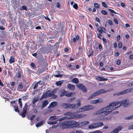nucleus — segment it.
<instances>
[{"instance_id": "16", "label": "nucleus", "mask_w": 133, "mask_h": 133, "mask_svg": "<svg viewBox=\"0 0 133 133\" xmlns=\"http://www.w3.org/2000/svg\"><path fill=\"white\" fill-rule=\"evenodd\" d=\"M122 129V127L119 126L117 128L114 130L110 133H118Z\"/></svg>"}, {"instance_id": "22", "label": "nucleus", "mask_w": 133, "mask_h": 133, "mask_svg": "<svg viewBox=\"0 0 133 133\" xmlns=\"http://www.w3.org/2000/svg\"><path fill=\"white\" fill-rule=\"evenodd\" d=\"M121 105H123V107L127 106L128 105V103L127 100H124L121 101Z\"/></svg>"}, {"instance_id": "4", "label": "nucleus", "mask_w": 133, "mask_h": 133, "mask_svg": "<svg viewBox=\"0 0 133 133\" xmlns=\"http://www.w3.org/2000/svg\"><path fill=\"white\" fill-rule=\"evenodd\" d=\"M64 115L68 116L70 117L69 119L79 118H83L84 117V115L82 114L74 115L71 112H68L64 114Z\"/></svg>"}, {"instance_id": "8", "label": "nucleus", "mask_w": 133, "mask_h": 133, "mask_svg": "<svg viewBox=\"0 0 133 133\" xmlns=\"http://www.w3.org/2000/svg\"><path fill=\"white\" fill-rule=\"evenodd\" d=\"M28 107V105L27 103L25 104L24 107L23 108L22 112L20 113L19 115L23 117H25L27 113V110Z\"/></svg>"}, {"instance_id": "48", "label": "nucleus", "mask_w": 133, "mask_h": 133, "mask_svg": "<svg viewBox=\"0 0 133 133\" xmlns=\"http://www.w3.org/2000/svg\"><path fill=\"white\" fill-rule=\"evenodd\" d=\"M102 6L104 7L107 8L108 6L104 2H102Z\"/></svg>"}, {"instance_id": "19", "label": "nucleus", "mask_w": 133, "mask_h": 133, "mask_svg": "<svg viewBox=\"0 0 133 133\" xmlns=\"http://www.w3.org/2000/svg\"><path fill=\"white\" fill-rule=\"evenodd\" d=\"M67 87L70 90H74L75 89V88L74 85L70 84H68Z\"/></svg>"}, {"instance_id": "45", "label": "nucleus", "mask_w": 133, "mask_h": 133, "mask_svg": "<svg viewBox=\"0 0 133 133\" xmlns=\"http://www.w3.org/2000/svg\"><path fill=\"white\" fill-rule=\"evenodd\" d=\"M118 48L119 49H120L121 48L122 46V43L121 42H119L118 43Z\"/></svg>"}, {"instance_id": "10", "label": "nucleus", "mask_w": 133, "mask_h": 133, "mask_svg": "<svg viewBox=\"0 0 133 133\" xmlns=\"http://www.w3.org/2000/svg\"><path fill=\"white\" fill-rule=\"evenodd\" d=\"M77 87L78 88L80 89L84 92H86L87 91L86 88L83 84H78L77 85Z\"/></svg>"}, {"instance_id": "23", "label": "nucleus", "mask_w": 133, "mask_h": 133, "mask_svg": "<svg viewBox=\"0 0 133 133\" xmlns=\"http://www.w3.org/2000/svg\"><path fill=\"white\" fill-rule=\"evenodd\" d=\"M15 58L14 56H11L9 60V62L10 64H12L15 62Z\"/></svg>"}, {"instance_id": "56", "label": "nucleus", "mask_w": 133, "mask_h": 133, "mask_svg": "<svg viewBox=\"0 0 133 133\" xmlns=\"http://www.w3.org/2000/svg\"><path fill=\"white\" fill-rule=\"evenodd\" d=\"M121 63V61L119 59H118L116 63V64L117 65H119Z\"/></svg>"}, {"instance_id": "62", "label": "nucleus", "mask_w": 133, "mask_h": 133, "mask_svg": "<svg viewBox=\"0 0 133 133\" xmlns=\"http://www.w3.org/2000/svg\"><path fill=\"white\" fill-rule=\"evenodd\" d=\"M117 41H119L120 39V36L119 35H118L116 37Z\"/></svg>"}, {"instance_id": "44", "label": "nucleus", "mask_w": 133, "mask_h": 133, "mask_svg": "<svg viewBox=\"0 0 133 133\" xmlns=\"http://www.w3.org/2000/svg\"><path fill=\"white\" fill-rule=\"evenodd\" d=\"M66 118V116H64L60 119H59L58 120H57V121H58L59 122L62 121L64 119H65V118Z\"/></svg>"}, {"instance_id": "51", "label": "nucleus", "mask_w": 133, "mask_h": 133, "mask_svg": "<svg viewBox=\"0 0 133 133\" xmlns=\"http://www.w3.org/2000/svg\"><path fill=\"white\" fill-rule=\"evenodd\" d=\"M55 76L56 77H62L63 76V75L61 74H59L58 75H55Z\"/></svg>"}, {"instance_id": "50", "label": "nucleus", "mask_w": 133, "mask_h": 133, "mask_svg": "<svg viewBox=\"0 0 133 133\" xmlns=\"http://www.w3.org/2000/svg\"><path fill=\"white\" fill-rule=\"evenodd\" d=\"M91 52L90 54L88 55L89 57H90L92 55L94 54V51L93 49H91Z\"/></svg>"}, {"instance_id": "55", "label": "nucleus", "mask_w": 133, "mask_h": 133, "mask_svg": "<svg viewBox=\"0 0 133 133\" xmlns=\"http://www.w3.org/2000/svg\"><path fill=\"white\" fill-rule=\"evenodd\" d=\"M50 119L51 120H55L56 119V117L55 116H51L50 117Z\"/></svg>"}, {"instance_id": "64", "label": "nucleus", "mask_w": 133, "mask_h": 133, "mask_svg": "<svg viewBox=\"0 0 133 133\" xmlns=\"http://www.w3.org/2000/svg\"><path fill=\"white\" fill-rule=\"evenodd\" d=\"M92 133H102V132L101 131H96L95 132H93Z\"/></svg>"}, {"instance_id": "37", "label": "nucleus", "mask_w": 133, "mask_h": 133, "mask_svg": "<svg viewBox=\"0 0 133 133\" xmlns=\"http://www.w3.org/2000/svg\"><path fill=\"white\" fill-rule=\"evenodd\" d=\"M45 70L44 67H43L39 70V72L40 73H41L44 71Z\"/></svg>"}, {"instance_id": "26", "label": "nucleus", "mask_w": 133, "mask_h": 133, "mask_svg": "<svg viewBox=\"0 0 133 133\" xmlns=\"http://www.w3.org/2000/svg\"><path fill=\"white\" fill-rule=\"evenodd\" d=\"M72 81L73 83L77 84L79 82V80L77 78H75L72 79Z\"/></svg>"}, {"instance_id": "1", "label": "nucleus", "mask_w": 133, "mask_h": 133, "mask_svg": "<svg viewBox=\"0 0 133 133\" xmlns=\"http://www.w3.org/2000/svg\"><path fill=\"white\" fill-rule=\"evenodd\" d=\"M121 106V102H113L110 103L106 107L95 112L94 114L96 115L101 114V116H104L109 114L112 111Z\"/></svg>"}, {"instance_id": "34", "label": "nucleus", "mask_w": 133, "mask_h": 133, "mask_svg": "<svg viewBox=\"0 0 133 133\" xmlns=\"http://www.w3.org/2000/svg\"><path fill=\"white\" fill-rule=\"evenodd\" d=\"M1 23L3 25H5L6 23L5 20L4 19H2L1 21Z\"/></svg>"}, {"instance_id": "32", "label": "nucleus", "mask_w": 133, "mask_h": 133, "mask_svg": "<svg viewBox=\"0 0 133 133\" xmlns=\"http://www.w3.org/2000/svg\"><path fill=\"white\" fill-rule=\"evenodd\" d=\"M82 132L81 130H78L75 131H72L70 133H82Z\"/></svg>"}, {"instance_id": "14", "label": "nucleus", "mask_w": 133, "mask_h": 133, "mask_svg": "<svg viewBox=\"0 0 133 133\" xmlns=\"http://www.w3.org/2000/svg\"><path fill=\"white\" fill-rule=\"evenodd\" d=\"M50 92V90H48L46 93L43 95L42 97L40 98V100H41L43 98H45L47 97H49V93Z\"/></svg>"}, {"instance_id": "54", "label": "nucleus", "mask_w": 133, "mask_h": 133, "mask_svg": "<svg viewBox=\"0 0 133 133\" xmlns=\"http://www.w3.org/2000/svg\"><path fill=\"white\" fill-rule=\"evenodd\" d=\"M108 23L111 26L113 25L112 23L111 20H109L108 22Z\"/></svg>"}, {"instance_id": "59", "label": "nucleus", "mask_w": 133, "mask_h": 133, "mask_svg": "<svg viewBox=\"0 0 133 133\" xmlns=\"http://www.w3.org/2000/svg\"><path fill=\"white\" fill-rule=\"evenodd\" d=\"M36 116L35 115H33L31 116L30 118V120L31 121L33 120L34 118Z\"/></svg>"}, {"instance_id": "28", "label": "nucleus", "mask_w": 133, "mask_h": 133, "mask_svg": "<svg viewBox=\"0 0 133 133\" xmlns=\"http://www.w3.org/2000/svg\"><path fill=\"white\" fill-rule=\"evenodd\" d=\"M28 94H25V96L22 97V98L24 100L26 101L28 99Z\"/></svg>"}, {"instance_id": "7", "label": "nucleus", "mask_w": 133, "mask_h": 133, "mask_svg": "<svg viewBox=\"0 0 133 133\" xmlns=\"http://www.w3.org/2000/svg\"><path fill=\"white\" fill-rule=\"evenodd\" d=\"M60 92V96L61 97L65 95L67 97H71L73 94L72 92L68 93V92L66 91L64 89H63Z\"/></svg>"}, {"instance_id": "31", "label": "nucleus", "mask_w": 133, "mask_h": 133, "mask_svg": "<svg viewBox=\"0 0 133 133\" xmlns=\"http://www.w3.org/2000/svg\"><path fill=\"white\" fill-rule=\"evenodd\" d=\"M22 99L21 98H19L18 99V104L20 105L21 108H22L23 105L21 101Z\"/></svg>"}, {"instance_id": "52", "label": "nucleus", "mask_w": 133, "mask_h": 133, "mask_svg": "<svg viewBox=\"0 0 133 133\" xmlns=\"http://www.w3.org/2000/svg\"><path fill=\"white\" fill-rule=\"evenodd\" d=\"M101 12L104 15H107L108 14L107 12L104 10H102L101 11Z\"/></svg>"}, {"instance_id": "13", "label": "nucleus", "mask_w": 133, "mask_h": 133, "mask_svg": "<svg viewBox=\"0 0 133 133\" xmlns=\"http://www.w3.org/2000/svg\"><path fill=\"white\" fill-rule=\"evenodd\" d=\"M103 100L102 99L98 98L97 99H95L92 100L90 102L91 104H96L97 103H101L103 102Z\"/></svg>"}, {"instance_id": "12", "label": "nucleus", "mask_w": 133, "mask_h": 133, "mask_svg": "<svg viewBox=\"0 0 133 133\" xmlns=\"http://www.w3.org/2000/svg\"><path fill=\"white\" fill-rule=\"evenodd\" d=\"M23 83H19L17 85V89L19 91H23Z\"/></svg>"}, {"instance_id": "57", "label": "nucleus", "mask_w": 133, "mask_h": 133, "mask_svg": "<svg viewBox=\"0 0 133 133\" xmlns=\"http://www.w3.org/2000/svg\"><path fill=\"white\" fill-rule=\"evenodd\" d=\"M102 40L103 42L105 44H107V40L106 39L104 38H102Z\"/></svg>"}, {"instance_id": "18", "label": "nucleus", "mask_w": 133, "mask_h": 133, "mask_svg": "<svg viewBox=\"0 0 133 133\" xmlns=\"http://www.w3.org/2000/svg\"><path fill=\"white\" fill-rule=\"evenodd\" d=\"M78 122H76V124L74 125V126H73V127L74 128H78L84 125L83 121L81 123H78Z\"/></svg>"}, {"instance_id": "33", "label": "nucleus", "mask_w": 133, "mask_h": 133, "mask_svg": "<svg viewBox=\"0 0 133 133\" xmlns=\"http://www.w3.org/2000/svg\"><path fill=\"white\" fill-rule=\"evenodd\" d=\"M5 41L3 40L2 39L0 40V45L2 46L3 45H5Z\"/></svg>"}, {"instance_id": "21", "label": "nucleus", "mask_w": 133, "mask_h": 133, "mask_svg": "<svg viewBox=\"0 0 133 133\" xmlns=\"http://www.w3.org/2000/svg\"><path fill=\"white\" fill-rule=\"evenodd\" d=\"M48 104V102L47 100L44 101L42 104V105L41 106V108L43 109Z\"/></svg>"}, {"instance_id": "20", "label": "nucleus", "mask_w": 133, "mask_h": 133, "mask_svg": "<svg viewBox=\"0 0 133 133\" xmlns=\"http://www.w3.org/2000/svg\"><path fill=\"white\" fill-rule=\"evenodd\" d=\"M95 128H97L98 127H101L104 125L103 123L102 122H98L96 123H94Z\"/></svg>"}, {"instance_id": "9", "label": "nucleus", "mask_w": 133, "mask_h": 133, "mask_svg": "<svg viewBox=\"0 0 133 133\" xmlns=\"http://www.w3.org/2000/svg\"><path fill=\"white\" fill-rule=\"evenodd\" d=\"M11 104H12V106L15 108V111L18 112H19V110L18 106L17 103H16L15 101H11L10 102Z\"/></svg>"}, {"instance_id": "40", "label": "nucleus", "mask_w": 133, "mask_h": 133, "mask_svg": "<svg viewBox=\"0 0 133 133\" xmlns=\"http://www.w3.org/2000/svg\"><path fill=\"white\" fill-rule=\"evenodd\" d=\"M75 97H73L70 98L68 99V101L69 102H71L75 99Z\"/></svg>"}, {"instance_id": "60", "label": "nucleus", "mask_w": 133, "mask_h": 133, "mask_svg": "<svg viewBox=\"0 0 133 133\" xmlns=\"http://www.w3.org/2000/svg\"><path fill=\"white\" fill-rule=\"evenodd\" d=\"M79 18L81 19H84L85 18V16L83 15H80L79 16Z\"/></svg>"}, {"instance_id": "61", "label": "nucleus", "mask_w": 133, "mask_h": 133, "mask_svg": "<svg viewBox=\"0 0 133 133\" xmlns=\"http://www.w3.org/2000/svg\"><path fill=\"white\" fill-rule=\"evenodd\" d=\"M114 20L116 24H118V21L116 19L114 18Z\"/></svg>"}, {"instance_id": "11", "label": "nucleus", "mask_w": 133, "mask_h": 133, "mask_svg": "<svg viewBox=\"0 0 133 133\" xmlns=\"http://www.w3.org/2000/svg\"><path fill=\"white\" fill-rule=\"evenodd\" d=\"M96 80L100 81H107L108 80L107 78H105L103 76H96Z\"/></svg>"}, {"instance_id": "53", "label": "nucleus", "mask_w": 133, "mask_h": 133, "mask_svg": "<svg viewBox=\"0 0 133 133\" xmlns=\"http://www.w3.org/2000/svg\"><path fill=\"white\" fill-rule=\"evenodd\" d=\"M59 43L57 42L55 44L54 46H55L56 48H58L59 46Z\"/></svg>"}, {"instance_id": "43", "label": "nucleus", "mask_w": 133, "mask_h": 133, "mask_svg": "<svg viewBox=\"0 0 133 133\" xmlns=\"http://www.w3.org/2000/svg\"><path fill=\"white\" fill-rule=\"evenodd\" d=\"M1 34L3 36H6L7 34V33L6 31H3L1 32Z\"/></svg>"}, {"instance_id": "15", "label": "nucleus", "mask_w": 133, "mask_h": 133, "mask_svg": "<svg viewBox=\"0 0 133 133\" xmlns=\"http://www.w3.org/2000/svg\"><path fill=\"white\" fill-rule=\"evenodd\" d=\"M132 89H131L125 90L121 92L117 93V95H118L122 94H124L127 93V92H131L132 91Z\"/></svg>"}, {"instance_id": "3", "label": "nucleus", "mask_w": 133, "mask_h": 133, "mask_svg": "<svg viewBox=\"0 0 133 133\" xmlns=\"http://www.w3.org/2000/svg\"><path fill=\"white\" fill-rule=\"evenodd\" d=\"M81 102L80 101H78L77 103L75 104L70 103H64L62 105L63 107L65 108H72L76 109L79 108L81 105Z\"/></svg>"}, {"instance_id": "39", "label": "nucleus", "mask_w": 133, "mask_h": 133, "mask_svg": "<svg viewBox=\"0 0 133 133\" xmlns=\"http://www.w3.org/2000/svg\"><path fill=\"white\" fill-rule=\"evenodd\" d=\"M88 128L89 129H92L95 128L94 124H93L92 125H89Z\"/></svg>"}, {"instance_id": "63", "label": "nucleus", "mask_w": 133, "mask_h": 133, "mask_svg": "<svg viewBox=\"0 0 133 133\" xmlns=\"http://www.w3.org/2000/svg\"><path fill=\"white\" fill-rule=\"evenodd\" d=\"M56 5L57 7L58 8H59L61 7L60 4L58 2L57 3Z\"/></svg>"}, {"instance_id": "25", "label": "nucleus", "mask_w": 133, "mask_h": 133, "mask_svg": "<svg viewBox=\"0 0 133 133\" xmlns=\"http://www.w3.org/2000/svg\"><path fill=\"white\" fill-rule=\"evenodd\" d=\"M79 39V37L78 35H76L75 37H74L73 38V41L74 43H75L76 40H78Z\"/></svg>"}, {"instance_id": "6", "label": "nucleus", "mask_w": 133, "mask_h": 133, "mask_svg": "<svg viewBox=\"0 0 133 133\" xmlns=\"http://www.w3.org/2000/svg\"><path fill=\"white\" fill-rule=\"evenodd\" d=\"M107 91H105L104 89H101L93 93L88 98V99H91L92 98H93L99 95L105 93Z\"/></svg>"}, {"instance_id": "42", "label": "nucleus", "mask_w": 133, "mask_h": 133, "mask_svg": "<svg viewBox=\"0 0 133 133\" xmlns=\"http://www.w3.org/2000/svg\"><path fill=\"white\" fill-rule=\"evenodd\" d=\"M94 5L95 8L97 9L99 8V6L98 4L96 3H94Z\"/></svg>"}, {"instance_id": "36", "label": "nucleus", "mask_w": 133, "mask_h": 133, "mask_svg": "<svg viewBox=\"0 0 133 133\" xmlns=\"http://www.w3.org/2000/svg\"><path fill=\"white\" fill-rule=\"evenodd\" d=\"M62 82V81H57L56 82V84L57 86H59L61 85Z\"/></svg>"}, {"instance_id": "58", "label": "nucleus", "mask_w": 133, "mask_h": 133, "mask_svg": "<svg viewBox=\"0 0 133 133\" xmlns=\"http://www.w3.org/2000/svg\"><path fill=\"white\" fill-rule=\"evenodd\" d=\"M120 54V53L119 52H117L115 53L114 56H115L117 57L119 56Z\"/></svg>"}, {"instance_id": "27", "label": "nucleus", "mask_w": 133, "mask_h": 133, "mask_svg": "<svg viewBox=\"0 0 133 133\" xmlns=\"http://www.w3.org/2000/svg\"><path fill=\"white\" fill-rule=\"evenodd\" d=\"M41 82V83H42L41 81H39L38 82H37L36 83L34 87L33 88V89H34L36 88H37L38 86V84H40V83Z\"/></svg>"}, {"instance_id": "30", "label": "nucleus", "mask_w": 133, "mask_h": 133, "mask_svg": "<svg viewBox=\"0 0 133 133\" xmlns=\"http://www.w3.org/2000/svg\"><path fill=\"white\" fill-rule=\"evenodd\" d=\"M38 101L39 98H34L32 102L31 103L33 104L34 105L36 102Z\"/></svg>"}, {"instance_id": "24", "label": "nucleus", "mask_w": 133, "mask_h": 133, "mask_svg": "<svg viewBox=\"0 0 133 133\" xmlns=\"http://www.w3.org/2000/svg\"><path fill=\"white\" fill-rule=\"evenodd\" d=\"M22 74V72L21 70H18L17 72V77L20 78L21 77V74Z\"/></svg>"}, {"instance_id": "17", "label": "nucleus", "mask_w": 133, "mask_h": 133, "mask_svg": "<svg viewBox=\"0 0 133 133\" xmlns=\"http://www.w3.org/2000/svg\"><path fill=\"white\" fill-rule=\"evenodd\" d=\"M57 105V103L55 101H54L51 102L48 107L49 109H50L55 107Z\"/></svg>"}, {"instance_id": "47", "label": "nucleus", "mask_w": 133, "mask_h": 133, "mask_svg": "<svg viewBox=\"0 0 133 133\" xmlns=\"http://www.w3.org/2000/svg\"><path fill=\"white\" fill-rule=\"evenodd\" d=\"M78 6L77 4L75 3L73 5V7L76 9H77L78 8Z\"/></svg>"}, {"instance_id": "5", "label": "nucleus", "mask_w": 133, "mask_h": 133, "mask_svg": "<svg viewBox=\"0 0 133 133\" xmlns=\"http://www.w3.org/2000/svg\"><path fill=\"white\" fill-rule=\"evenodd\" d=\"M94 108L95 107L91 105H86L78 109L77 112H79L88 111L90 110L94 109Z\"/></svg>"}, {"instance_id": "29", "label": "nucleus", "mask_w": 133, "mask_h": 133, "mask_svg": "<svg viewBox=\"0 0 133 133\" xmlns=\"http://www.w3.org/2000/svg\"><path fill=\"white\" fill-rule=\"evenodd\" d=\"M43 121H41L37 123L36 124V126L37 127H38L41 126L43 124Z\"/></svg>"}, {"instance_id": "38", "label": "nucleus", "mask_w": 133, "mask_h": 133, "mask_svg": "<svg viewBox=\"0 0 133 133\" xmlns=\"http://www.w3.org/2000/svg\"><path fill=\"white\" fill-rule=\"evenodd\" d=\"M99 28L101 30L102 32H103L104 33H105L106 32V30L104 28L101 26L99 27Z\"/></svg>"}, {"instance_id": "49", "label": "nucleus", "mask_w": 133, "mask_h": 133, "mask_svg": "<svg viewBox=\"0 0 133 133\" xmlns=\"http://www.w3.org/2000/svg\"><path fill=\"white\" fill-rule=\"evenodd\" d=\"M126 119H133V115L130 116L126 117L125 118Z\"/></svg>"}, {"instance_id": "41", "label": "nucleus", "mask_w": 133, "mask_h": 133, "mask_svg": "<svg viewBox=\"0 0 133 133\" xmlns=\"http://www.w3.org/2000/svg\"><path fill=\"white\" fill-rule=\"evenodd\" d=\"M57 121H55L53 122H48V123L49 124H50V125H53L54 124H56L57 123Z\"/></svg>"}, {"instance_id": "2", "label": "nucleus", "mask_w": 133, "mask_h": 133, "mask_svg": "<svg viewBox=\"0 0 133 133\" xmlns=\"http://www.w3.org/2000/svg\"><path fill=\"white\" fill-rule=\"evenodd\" d=\"M76 123V121L69 120L61 122L59 123V125L61 129H65L70 128L71 126H74Z\"/></svg>"}, {"instance_id": "35", "label": "nucleus", "mask_w": 133, "mask_h": 133, "mask_svg": "<svg viewBox=\"0 0 133 133\" xmlns=\"http://www.w3.org/2000/svg\"><path fill=\"white\" fill-rule=\"evenodd\" d=\"M21 9L22 10H24L26 11L27 10V8L25 5H23L21 7Z\"/></svg>"}, {"instance_id": "46", "label": "nucleus", "mask_w": 133, "mask_h": 133, "mask_svg": "<svg viewBox=\"0 0 133 133\" xmlns=\"http://www.w3.org/2000/svg\"><path fill=\"white\" fill-rule=\"evenodd\" d=\"M108 11L110 12H112V13L114 14H117V13L115 12L114 10H112L110 9H108Z\"/></svg>"}]
</instances>
